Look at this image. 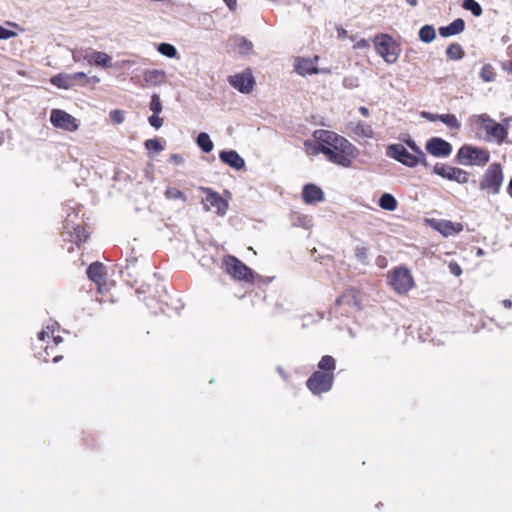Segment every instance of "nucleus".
I'll use <instances>...</instances> for the list:
<instances>
[{
  "mask_svg": "<svg viewBox=\"0 0 512 512\" xmlns=\"http://www.w3.org/2000/svg\"><path fill=\"white\" fill-rule=\"evenodd\" d=\"M148 121L149 124L156 129H159L163 125V119L159 117V114H153L149 117Z\"/></svg>",
  "mask_w": 512,
  "mask_h": 512,
  "instance_id": "obj_44",
  "label": "nucleus"
},
{
  "mask_svg": "<svg viewBox=\"0 0 512 512\" xmlns=\"http://www.w3.org/2000/svg\"><path fill=\"white\" fill-rule=\"evenodd\" d=\"M376 52L387 62L395 63L399 57V46L394 39L387 34L376 35L373 39Z\"/></svg>",
  "mask_w": 512,
  "mask_h": 512,
  "instance_id": "obj_7",
  "label": "nucleus"
},
{
  "mask_svg": "<svg viewBox=\"0 0 512 512\" xmlns=\"http://www.w3.org/2000/svg\"><path fill=\"white\" fill-rule=\"evenodd\" d=\"M87 275L100 288L106 281L107 273L105 266L101 262H93L87 269Z\"/></svg>",
  "mask_w": 512,
  "mask_h": 512,
  "instance_id": "obj_18",
  "label": "nucleus"
},
{
  "mask_svg": "<svg viewBox=\"0 0 512 512\" xmlns=\"http://www.w3.org/2000/svg\"><path fill=\"white\" fill-rule=\"evenodd\" d=\"M462 7L465 10L471 11V13L476 17L481 16L482 12H483L480 4L478 2H476L475 0H464L462 3Z\"/></svg>",
  "mask_w": 512,
  "mask_h": 512,
  "instance_id": "obj_36",
  "label": "nucleus"
},
{
  "mask_svg": "<svg viewBox=\"0 0 512 512\" xmlns=\"http://www.w3.org/2000/svg\"><path fill=\"white\" fill-rule=\"evenodd\" d=\"M165 197L170 200L181 199L183 201H186L184 193L175 187H167V189L165 190Z\"/></svg>",
  "mask_w": 512,
  "mask_h": 512,
  "instance_id": "obj_37",
  "label": "nucleus"
},
{
  "mask_svg": "<svg viewBox=\"0 0 512 512\" xmlns=\"http://www.w3.org/2000/svg\"><path fill=\"white\" fill-rule=\"evenodd\" d=\"M145 147L147 150H152L155 152H160L163 150V146L161 145L160 141L157 139L146 140Z\"/></svg>",
  "mask_w": 512,
  "mask_h": 512,
  "instance_id": "obj_42",
  "label": "nucleus"
},
{
  "mask_svg": "<svg viewBox=\"0 0 512 512\" xmlns=\"http://www.w3.org/2000/svg\"><path fill=\"white\" fill-rule=\"evenodd\" d=\"M389 284L398 294L408 293L415 285L411 271L404 267H396L388 274Z\"/></svg>",
  "mask_w": 512,
  "mask_h": 512,
  "instance_id": "obj_6",
  "label": "nucleus"
},
{
  "mask_svg": "<svg viewBox=\"0 0 512 512\" xmlns=\"http://www.w3.org/2000/svg\"><path fill=\"white\" fill-rule=\"evenodd\" d=\"M230 9H233L236 5V0H223Z\"/></svg>",
  "mask_w": 512,
  "mask_h": 512,
  "instance_id": "obj_52",
  "label": "nucleus"
},
{
  "mask_svg": "<svg viewBox=\"0 0 512 512\" xmlns=\"http://www.w3.org/2000/svg\"><path fill=\"white\" fill-rule=\"evenodd\" d=\"M348 127H349L350 132L353 133L356 137H359V138H372L373 137V128L368 123L358 120V121L350 122Z\"/></svg>",
  "mask_w": 512,
  "mask_h": 512,
  "instance_id": "obj_21",
  "label": "nucleus"
},
{
  "mask_svg": "<svg viewBox=\"0 0 512 512\" xmlns=\"http://www.w3.org/2000/svg\"><path fill=\"white\" fill-rule=\"evenodd\" d=\"M199 190L205 195L202 198V204L205 211L214 210L216 214L223 216L228 210V201L225 200L218 192L209 187L200 186Z\"/></svg>",
  "mask_w": 512,
  "mask_h": 512,
  "instance_id": "obj_9",
  "label": "nucleus"
},
{
  "mask_svg": "<svg viewBox=\"0 0 512 512\" xmlns=\"http://www.w3.org/2000/svg\"><path fill=\"white\" fill-rule=\"evenodd\" d=\"M59 332V327L55 325L47 326L45 329L38 333V340L41 342L40 348L44 349L43 360L45 362H59L62 358V351H55L60 344L63 343V338L56 334Z\"/></svg>",
  "mask_w": 512,
  "mask_h": 512,
  "instance_id": "obj_3",
  "label": "nucleus"
},
{
  "mask_svg": "<svg viewBox=\"0 0 512 512\" xmlns=\"http://www.w3.org/2000/svg\"><path fill=\"white\" fill-rule=\"evenodd\" d=\"M503 304H504V306L506 308H511L512 307V302L510 300H504Z\"/></svg>",
  "mask_w": 512,
  "mask_h": 512,
  "instance_id": "obj_55",
  "label": "nucleus"
},
{
  "mask_svg": "<svg viewBox=\"0 0 512 512\" xmlns=\"http://www.w3.org/2000/svg\"><path fill=\"white\" fill-rule=\"evenodd\" d=\"M313 137L318 146L317 152L336 165L348 168L359 154L358 149L345 137L329 130H315Z\"/></svg>",
  "mask_w": 512,
  "mask_h": 512,
  "instance_id": "obj_1",
  "label": "nucleus"
},
{
  "mask_svg": "<svg viewBox=\"0 0 512 512\" xmlns=\"http://www.w3.org/2000/svg\"><path fill=\"white\" fill-rule=\"evenodd\" d=\"M386 154L407 167L413 168L420 164V159L410 153L402 144L389 145Z\"/></svg>",
  "mask_w": 512,
  "mask_h": 512,
  "instance_id": "obj_14",
  "label": "nucleus"
},
{
  "mask_svg": "<svg viewBox=\"0 0 512 512\" xmlns=\"http://www.w3.org/2000/svg\"><path fill=\"white\" fill-rule=\"evenodd\" d=\"M228 82L234 89L243 94L251 93L256 84L255 78L250 68L245 69L241 73L229 76Z\"/></svg>",
  "mask_w": 512,
  "mask_h": 512,
  "instance_id": "obj_12",
  "label": "nucleus"
},
{
  "mask_svg": "<svg viewBox=\"0 0 512 512\" xmlns=\"http://www.w3.org/2000/svg\"><path fill=\"white\" fill-rule=\"evenodd\" d=\"M449 129L458 131L461 124L454 114H442L441 120Z\"/></svg>",
  "mask_w": 512,
  "mask_h": 512,
  "instance_id": "obj_34",
  "label": "nucleus"
},
{
  "mask_svg": "<svg viewBox=\"0 0 512 512\" xmlns=\"http://www.w3.org/2000/svg\"><path fill=\"white\" fill-rule=\"evenodd\" d=\"M405 143L412 150V154L415 155L418 159H420V165L428 167L429 164L427 162V157L425 153L420 149V147L416 144V142L412 139H408L405 141Z\"/></svg>",
  "mask_w": 512,
  "mask_h": 512,
  "instance_id": "obj_29",
  "label": "nucleus"
},
{
  "mask_svg": "<svg viewBox=\"0 0 512 512\" xmlns=\"http://www.w3.org/2000/svg\"><path fill=\"white\" fill-rule=\"evenodd\" d=\"M465 29V22L461 18H457L452 21L448 26H442L439 28V34L446 38L453 35L460 34Z\"/></svg>",
  "mask_w": 512,
  "mask_h": 512,
  "instance_id": "obj_22",
  "label": "nucleus"
},
{
  "mask_svg": "<svg viewBox=\"0 0 512 512\" xmlns=\"http://www.w3.org/2000/svg\"><path fill=\"white\" fill-rule=\"evenodd\" d=\"M436 229L444 236H451L460 233L463 226L460 223L443 220L438 223Z\"/></svg>",
  "mask_w": 512,
  "mask_h": 512,
  "instance_id": "obj_24",
  "label": "nucleus"
},
{
  "mask_svg": "<svg viewBox=\"0 0 512 512\" xmlns=\"http://www.w3.org/2000/svg\"><path fill=\"white\" fill-rule=\"evenodd\" d=\"M278 372L283 376V378H287V375L284 373L282 368H278Z\"/></svg>",
  "mask_w": 512,
  "mask_h": 512,
  "instance_id": "obj_56",
  "label": "nucleus"
},
{
  "mask_svg": "<svg viewBox=\"0 0 512 512\" xmlns=\"http://www.w3.org/2000/svg\"><path fill=\"white\" fill-rule=\"evenodd\" d=\"M90 79V83H99L100 79L97 76L88 77Z\"/></svg>",
  "mask_w": 512,
  "mask_h": 512,
  "instance_id": "obj_53",
  "label": "nucleus"
},
{
  "mask_svg": "<svg viewBox=\"0 0 512 512\" xmlns=\"http://www.w3.org/2000/svg\"><path fill=\"white\" fill-rule=\"evenodd\" d=\"M318 368H319L318 371L334 374V371L336 369V361L332 356L325 355L319 361Z\"/></svg>",
  "mask_w": 512,
  "mask_h": 512,
  "instance_id": "obj_27",
  "label": "nucleus"
},
{
  "mask_svg": "<svg viewBox=\"0 0 512 512\" xmlns=\"http://www.w3.org/2000/svg\"><path fill=\"white\" fill-rule=\"evenodd\" d=\"M94 65L103 68L112 66V57L105 52L94 51Z\"/></svg>",
  "mask_w": 512,
  "mask_h": 512,
  "instance_id": "obj_31",
  "label": "nucleus"
},
{
  "mask_svg": "<svg viewBox=\"0 0 512 512\" xmlns=\"http://www.w3.org/2000/svg\"><path fill=\"white\" fill-rule=\"evenodd\" d=\"M405 1L407 4H409L412 7L416 6L418 3V0H405Z\"/></svg>",
  "mask_w": 512,
  "mask_h": 512,
  "instance_id": "obj_54",
  "label": "nucleus"
},
{
  "mask_svg": "<svg viewBox=\"0 0 512 512\" xmlns=\"http://www.w3.org/2000/svg\"><path fill=\"white\" fill-rule=\"evenodd\" d=\"M359 112H360V114H361L362 116H364V117H368V116H369V114H370V113H369V109H368L367 107H365V106H361V107H359Z\"/></svg>",
  "mask_w": 512,
  "mask_h": 512,
  "instance_id": "obj_51",
  "label": "nucleus"
},
{
  "mask_svg": "<svg viewBox=\"0 0 512 512\" xmlns=\"http://www.w3.org/2000/svg\"><path fill=\"white\" fill-rule=\"evenodd\" d=\"M143 81L146 86H158L165 81V72L162 70H146L143 73Z\"/></svg>",
  "mask_w": 512,
  "mask_h": 512,
  "instance_id": "obj_23",
  "label": "nucleus"
},
{
  "mask_svg": "<svg viewBox=\"0 0 512 512\" xmlns=\"http://www.w3.org/2000/svg\"><path fill=\"white\" fill-rule=\"evenodd\" d=\"M334 383V374L315 371L308 378L306 385L308 389L315 395L328 392Z\"/></svg>",
  "mask_w": 512,
  "mask_h": 512,
  "instance_id": "obj_10",
  "label": "nucleus"
},
{
  "mask_svg": "<svg viewBox=\"0 0 512 512\" xmlns=\"http://www.w3.org/2000/svg\"><path fill=\"white\" fill-rule=\"evenodd\" d=\"M355 254L357 256L358 259H365L367 257V248L366 247H357L355 249Z\"/></svg>",
  "mask_w": 512,
  "mask_h": 512,
  "instance_id": "obj_48",
  "label": "nucleus"
},
{
  "mask_svg": "<svg viewBox=\"0 0 512 512\" xmlns=\"http://www.w3.org/2000/svg\"><path fill=\"white\" fill-rule=\"evenodd\" d=\"M510 71L512 72V61L510 62Z\"/></svg>",
  "mask_w": 512,
  "mask_h": 512,
  "instance_id": "obj_59",
  "label": "nucleus"
},
{
  "mask_svg": "<svg viewBox=\"0 0 512 512\" xmlns=\"http://www.w3.org/2000/svg\"><path fill=\"white\" fill-rule=\"evenodd\" d=\"M379 206L388 211H394L397 208V200L395 197L389 193H384L378 202Z\"/></svg>",
  "mask_w": 512,
  "mask_h": 512,
  "instance_id": "obj_30",
  "label": "nucleus"
},
{
  "mask_svg": "<svg viewBox=\"0 0 512 512\" xmlns=\"http://www.w3.org/2000/svg\"><path fill=\"white\" fill-rule=\"evenodd\" d=\"M162 109L163 107L159 95L153 94L151 96L150 110L153 112V114H160Z\"/></svg>",
  "mask_w": 512,
  "mask_h": 512,
  "instance_id": "obj_40",
  "label": "nucleus"
},
{
  "mask_svg": "<svg viewBox=\"0 0 512 512\" xmlns=\"http://www.w3.org/2000/svg\"><path fill=\"white\" fill-rule=\"evenodd\" d=\"M16 35L15 32L8 30L0 25V39H9Z\"/></svg>",
  "mask_w": 512,
  "mask_h": 512,
  "instance_id": "obj_47",
  "label": "nucleus"
},
{
  "mask_svg": "<svg viewBox=\"0 0 512 512\" xmlns=\"http://www.w3.org/2000/svg\"><path fill=\"white\" fill-rule=\"evenodd\" d=\"M72 82H74V87L76 85H82L86 86L90 83V79H88V76L84 72H76L71 74Z\"/></svg>",
  "mask_w": 512,
  "mask_h": 512,
  "instance_id": "obj_38",
  "label": "nucleus"
},
{
  "mask_svg": "<svg viewBox=\"0 0 512 512\" xmlns=\"http://www.w3.org/2000/svg\"><path fill=\"white\" fill-rule=\"evenodd\" d=\"M448 267H449V271L454 276L458 277L462 274V268L460 267V265L457 262H450Z\"/></svg>",
  "mask_w": 512,
  "mask_h": 512,
  "instance_id": "obj_46",
  "label": "nucleus"
},
{
  "mask_svg": "<svg viewBox=\"0 0 512 512\" xmlns=\"http://www.w3.org/2000/svg\"><path fill=\"white\" fill-rule=\"evenodd\" d=\"M361 292L358 289L352 288L343 292L336 300V306H349L356 309H361Z\"/></svg>",
  "mask_w": 512,
  "mask_h": 512,
  "instance_id": "obj_17",
  "label": "nucleus"
},
{
  "mask_svg": "<svg viewBox=\"0 0 512 512\" xmlns=\"http://www.w3.org/2000/svg\"><path fill=\"white\" fill-rule=\"evenodd\" d=\"M302 198L306 204H314L323 201L324 192L315 184H306L302 190Z\"/></svg>",
  "mask_w": 512,
  "mask_h": 512,
  "instance_id": "obj_19",
  "label": "nucleus"
},
{
  "mask_svg": "<svg viewBox=\"0 0 512 512\" xmlns=\"http://www.w3.org/2000/svg\"><path fill=\"white\" fill-rule=\"evenodd\" d=\"M480 78L484 82H493L496 79V72L491 64H484L480 71Z\"/></svg>",
  "mask_w": 512,
  "mask_h": 512,
  "instance_id": "obj_35",
  "label": "nucleus"
},
{
  "mask_svg": "<svg viewBox=\"0 0 512 512\" xmlns=\"http://www.w3.org/2000/svg\"><path fill=\"white\" fill-rule=\"evenodd\" d=\"M198 146L205 152L209 153L213 150V142L207 133L201 132L197 137Z\"/></svg>",
  "mask_w": 512,
  "mask_h": 512,
  "instance_id": "obj_33",
  "label": "nucleus"
},
{
  "mask_svg": "<svg viewBox=\"0 0 512 512\" xmlns=\"http://www.w3.org/2000/svg\"><path fill=\"white\" fill-rule=\"evenodd\" d=\"M71 237L75 244L80 247L82 243H85L89 238V233L84 226L77 225L71 232Z\"/></svg>",
  "mask_w": 512,
  "mask_h": 512,
  "instance_id": "obj_26",
  "label": "nucleus"
},
{
  "mask_svg": "<svg viewBox=\"0 0 512 512\" xmlns=\"http://www.w3.org/2000/svg\"><path fill=\"white\" fill-rule=\"evenodd\" d=\"M51 84L61 89H71L74 87L71 74L59 73L50 79Z\"/></svg>",
  "mask_w": 512,
  "mask_h": 512,
  "instance_id": "obj_25",
  "label": "nucleus"
},
{
  "mask_svg": "<svg viewBox=\"0 0 512 512\" xmlns=\"http://www.w3.org/2000/svg\"><path fill=\"white\" fill-rule=\"evenodd\" d=\"M503 182L502 167L499 163H492L484 172L480 180V189L491 194L500 191Z\"/></svg>",
  "mask_w": 512,
  "mask_h": 512,
  "instance_id": "obj_8",
  "label": "nucleus"
},
{
  "mask_svg": "<svg viewBox=\"0 0 512 512\" xmlns=\"http://www.w3.org/2000/svg\"><path fill=\"white\" fill-rule=\"evenodd\" d=\"M509 190H510V192L512 193V177H511V180H510V182H509Z\"/></svg>",
  "mask_w": 512,
  "mask_h": 512,
  "instance_id": "obj_57",
  "label": "nucleus"
},
{
  "mask_svg": "<svg viewBox=\"0 0 512 512\" xmlns=\"http://www.w3.org/2000/svg\"><path fill=\"white\" fill-rule=\"evenodd\" d=\"M50 121L54 127L69 132H74L79 128L77 119L61 109L51 111Z\"/></svg>",
  "mask_w": 512,
  "mask_h": 512,
  "instance_id": "obj_15",
  "label": "nucleus"
},
{
  "mask_svg": "<svg viewBox=\"0 0 512 512\" xmlns=\"http://www.w3.org/2000/svg\"><path fill=\"white\" fill-rule=\"evenodd\" d=\"M158 51H159L161 54H163V55H165V56H167V57H169V58H173V57H175V56H176V54H177V50H176V48H175L173 45L168 44V43H162V44H160V45L158 46Z\"/></svg>",
  "mask_w": 512,
  "mask_h": 512,
  "instance_id": "obj_39",
  "label": "nucleus"
},
{
  "mask_svg": "<svg viewBox=\"0 0 512 512\" xmlns=\"http://www.w3.org/2000/svg\"><path fill=\"white\" fill-rule=\"evenodd\" d=\"M419 38L424 43H430L436 38V31L432 25H424L419 30Z\"/></svg>",
  "mask_w": 512,
  "mask_h": 512,
  "instance_id": "obj_32",
  "label": "nucleus"
},
{
  "mask_svg": "<svg viewBox=\"0 0 512 512\" xmlns=\"http://www.w3.org/2000/svg\"><path fill=\"white\" fill-rule=\"evenodd\" d=\"M110 116V119L116 123V124H120L124 121V114L121 110L119 109H116V110H112L109 114Z\"/></svg>",
  "mask_w": 512,
  "mask_h": 512,
  "instance_id": "obj_43",
  "label": "nucleus"
},
{
  "mask_svg": "<svg viewBox=\"0 0 512 512\" xmlns=\"http://www.w3.org/2000/svg\"><path fill=\"white\" fill-rule=\"evenodd\" d=\"M433 173L444 179L455 181L459 184H465L469 181V173L467 171L444 163H437L433 167Z\"/></svg>",
  "mask_w": 512,
  "mask_h": 512,
  "instance_id": "obj_11",
  "label": "nucleus"
},
{
  "mask_svg": "<svg viewBox=\"0 0 512 512\" xmlns=\"http://www.w3.org/2000/svg\"><path fill=\"white\" fill-rule=\"evenodd\" d=\"M171 160H173L176 164H182L184 162L183 157L178 154H172Z\"/></svg>",
  "mask_w": 512,
  "mask_h": 512,
  "instance_id": "obj_50",
  "label": "nucleus"
},
{
  "mask_svg": "<svg viewBox=\"0 0 512 512\" xmlns=\"http://www.w3.org/2000/svg\"><path fill=\"white\" fill-rule=\"evenodd\" d=\"M446 56L449 60H460L465 56V52L460 44L452 43L446 48Z\"/></svg>",
  "mask_w": 512,
  "mask_h": 512,
  "instance_id": "obj_28",
  "label": "nucleus"
},
{
  "mask_svg": "<svg viewBox=\"0 0 512 512\" xmlns=\"http://www.w3.org/2000/svg\"><path fill=\"white\" fill-rule=\"evenodd\" d=\"M82 59L87 61L88 64L94 65V51L86 52L84 55H82Z\"/></svg>",
  "mask_w": 512,
  "mask_h": 512,
  "instance_id": "obj_49",
  "label": "nucleus"
},
{
  "mask_svg": "<svg viewBox=\"0 0 512 512\" xmlns=\"http://www.w3.org/2000/svg\"><path fill=\"white\" fill-rule=\"evenodd\" d=\"M470 122L485 133V140L488 142H496L501 145L508 137V128L486 113L473 115Z\"/></svg>",
  "mask_w": 512,
  "mask_h": 512,
  "instance_id": "obj_2",
  "label": "nucleus"
},
{
  "mask_svg": "<svg viewBox=\"0 0 512 512\" xmlns=\"http://www.w3.org/2000/svg\"><path fill=\"white\" fill-rule=\"evenodd\" d=\"M236 45L242 54H248L253 48L252 43L245 38H239Z\"/></svg>",
  "mask_w": 512,
  "mask_h": 512,
  "instance_id": "obj_41",
  "label": "nucleus"
},
{
  "mask_svg": "<svg viewBox=\"0 0 512 512\" xmlns=\"http://www.w3.org/2000/svg\"><path fill=\"white\" fill-rule=\"evenodd\" d=\"M456 161L465 166H485L490 161V152L481 147L465 144L459 148Z\"/></svg>",
  "mask_w": 512,
  "mask_h": 512,
  "instance_id": "obj_4",
  "label": "nucleus"
},
{
  "mask_svg": "<svg viewBox=\"0 0 512 512\" xmlns=\"http://www.w3.org/2000/svg\"><path fill=\"white\" fill-rule=\"evenodd\" d=\"M223 267L225 272L230 275L234 280L246 283H254V271L240 261L237 257L227 255L223 258Z\"/></svg>",
  "mask_w": 512,
  "mask_h": 512,
  "instance_id": "obj_5",
  "label": "nucleus"
},
{
  "mask_svg": "<svg viewBox=\"0 0 512 512\" xmlns=\"http://www.w3.org/2000/svg\"><path fill=\"white\" fill-rule=\"evenodd\" d=\"M421 116L430 122H435L441 120L442 114H434L431 112L423 111L421 112Z\"/></svg>",
  "mask_w": 512,
  "mask_h": 512,
  "instance_id": "obj_45",
  "label": "nucleus"
},
{
  "mask_svg": "<svg viewBox=\"0 0 512 512\" xmlns=\"http://www.w3.org/2000/svg\"><path fill=\"white\" fill-rule=\"evenodd\" d=\"M426 151L434 157H448L452 152V146L440 137H433L426 142Z\"/></svg>",
  "mask_w": 512,
  "mask_h": 512,
  "instance_id": "obj_16",
  "label": "nucleus"
},
{
  "mask_svg": "<svg viewBox=\"0 0 512 512\" xmlns=\"http://www.w3.org/2000/svg\"><path fill=\"white\" fill-rule=\"evenodd\" d=\"M219 158L223 163L236 170H241L245 167L244 159L235 150L221 151Z\"/></svg>",
  "mask_w": 512,
  "mask_h": 512,
  "instance_id": "obj_20",
  "label": "nucleus"
},
{
  "mask_svg": "<svg viewBox=\"0 0 512 512\" xmlns=\"http://www.w3.org/2000/svg\"><path fill=\"white\" fill-rule=\"evenodd\" d=\"M319 60L320 57L318 55L313 58L297 57L294 63L295 71L301 76L319 73L329 74L331 72L330 69L317 67Z\"/></svg>",
  "mask_w": 512,
  "mask_h": 512,
  "instance_id": "obj_13",
  "label": "nucleus"
},
{
  "mask_svg": "<svg viewBox=\"0 0 512 512\" xmlns=\"http://www.w3.org/2000/svg\"><path fill=\"white\" fill-rule=\"evenodd\" d=\"M73 59H74L75 61H79V60H80V56L73 55Z\"/></svg>",
  "mask_w": 512,
  "mask_h": 512,
  "instance_id": "obj_58",
  "label": "nucleus"
}]
</instances>
